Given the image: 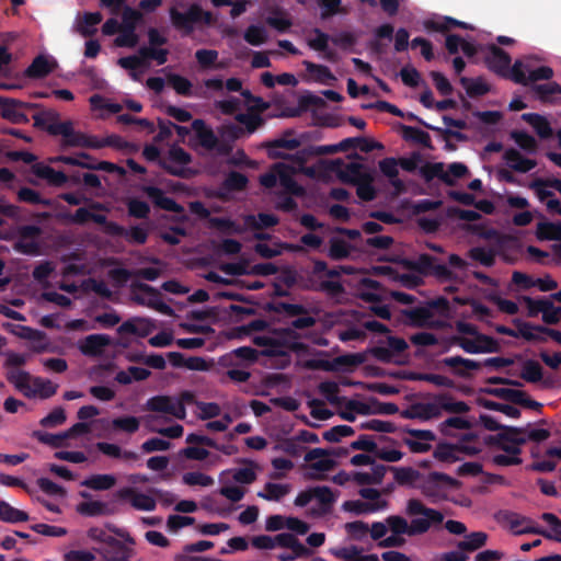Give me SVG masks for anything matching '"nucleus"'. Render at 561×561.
<instances>
[{
    "instance_id": "obj_37",
    "label": "nucleus",
    "mask_w": 561,
    "mask_h": 561,
    "mask_svg": "<svg viewBox=\"0 0 561 561\" xmlns=\"http://www.w3.org/2000/svg\"><path fill=\"white\" fill-rule=\"evenodd\" d=\"M275 170L278 171V182L288 193L300 195L302 187L293 178V169L285 163H275Z\"/></svg>"
},
{
    "instance_id": "obj_20",
    "label": "nucleus",
    "mask_w": 561,
    "mask_h": 561,
    "mask_svg": "<svg viewBox=\"0 0 561 561\" xmlns=\"http://www.w3.org/2000/svg\"><path fill=\"white\" fill-rule=\"evenodd\" d=\"M154 329L156 324L151 319L133 317L124 321L117 328V333L121 335L131 334L139 337H147Z\"/></svg>"
},
{
    "instance_id": "obj_31",
    "label": "nucleus",
    "mask_w": 561,
    "mask_h": 561,
    "mask_svg": "<svg viewBox=\"0 0 561 561\" xmlns=\"http://www.w3.org/2000/svg\"><path fill=\"white\" fill-rule=\"evenodd\" d=\"M520 118L534 128L540 139H549L553 136V129L545 116L538 113H524Z\"/></svg>"
},
{
    "instance_id": "obj_58",
    "label": "nucleus",
    "mask_w": 561,
    "mask_h": 561,
    "mask_svg": "<svg viewBox=\"0 0 561 561\" xmlns=\"http://www.w3.org/2000/svg\"><path fill=\"white\" fill-rule=\"evenodd\" d=\"M103 20V15L100 12H87L82 16V21L78 25V32L82 36H92L96 32L95 26Z\"/></svg>"
},
{
    "instance_id": "obj_44",
    "label": "nucleus",
    "mask_w": 561,
    "mask_h": 561,
    "mask_svg": "<svg viewBox=\"0 0 561 561\" xmlns=\"http://www.w3.org/2000/svg\"><path fill=\"white\" fill-rule=\"evenodd\" d=\"M436 404L439 405V412L442 410L454 413L462 414L469 412L470 408L465 401H455L448 393L439 394L435 398Z\"/></svg>"
},
{
    "instance_id": "obj_24",
    "label": "nucleus",
    "mask_w": 561,
    "mask_h": 561,
    "mask_svg": "<svg viewBox=\"0 0 561 561\" xmlns=\"http://www.w3.org/2000/svg\"><path fill=\"white\" fill-rule=\"evenodd\" d=\"M32 173L37 178L45 180L50 186L62 187L65 186L69 178L61 171H56L51 167L37 162L31 167Z\"/></svg>"
},
{
    "instance_id": "obj_35",
    "label": "nucleus",
    "mask_w": 561,
    "mask_h": 561,
    "mask_svg": "<svg viewBox=\"0 0 561 561\" xmlns=\"http://www.w3.org/2000/svg\"><path fill=\"white\" fill-rule=\"evenodd\" d=\"M77 512L82 516L96 517L112 515L114 510L102 501H84L77 505Z\"/></svg>"
},
{
    "instance_id": "obj_64",
    "label": "nucleus",
    "mask_w": 561,
    "mask_h": 561,
    "mask_svg": "<svg viewBox=\"0 0 561 561\" xmlns=\"http://www.w3.org/2000/svg\"><path fill=\"white\" fill-rule=\"evenodd\" d=\"M168 81L178 94H180L182 96H192L193 95V91H192L193 84L187 78H185L181 75L170 73L168 76Z\"/></svg>"
},
{
    "instance_id": "obj_19",
    "label": "nucleus",
    "mask_w": 561,
    "mask_h": 561,
    "mask_svg": "<svg viewBox=\"0 0 561 561\" xmlns=\"http://www.w3.org/2000/svg\"><path fill=\"white\" fill-rule=\"evenodd\" d=\"M511 56L499 46L491 44L488 47V55L485 56V64L488 68L503 77H506L511 66Z\"/></svg>"
},
{
    "instance_id": "obj_54",
    "label": "nucleus",
    "mask_w": 561,
    "mask_h": 561,
    "mask_svg": "<svg viewBox=\"0 0 561 561\" xmlns=\"http://www.w3.org/2000/svg\"><path fill=\"white\" fill-rule=\"evenodd\" d=\"M28 519L30 516L26 512L11 506L5 501H0V520L4 523L15 524L21 522H27Z\"/></svg>"
},
{
    "instance_id": "obj_25",
    "label": "nucleus",
    "mask_w": 561,
    "mask_h": 561,
    "mask_svg": "<svg viewBox=\"0 0 561 561\" xmlns=\"http://www.w3.org/2000/svg\"><path fill=\"white\" fill-rule=\"evenodd\" d=\"M112 340L106 334H90L79 344L80 352L85 356H100L104 347L110 346Z\"/></svg>"
},
{
    "instance_id": "obj_55",
    "label": "nucleus",
    "mask_w": 561,
    "mask_h": 561,
    "mask_svg": "<svg viewBox=\"0 0 561 561\" xmlns=\"http://www.w3.org/2000/svg\"><path fill=\"white\" fill-rule=\"evenodd\" d=\"M488 535L483 531H473L466 536V538L457 543L459 550L466 552L476 551L485 546Z\"/></svg>"
},
{
    "instance_id": "obj_4",
    "label": "nucleus",
    "mask_w": 561,
    "mask_h": 561,
    "mask_svg": "<svg viewBox=\"0 0 561 561\" xmlns=\"http://www.w3.org/2000/svg\"><path fill=\"white\" fill-rule=\"evenodd\" d=\"M460 482L442 472L433 471L428 474H422L420 482L416 484L421 493L427 497L432 503H436L446 499V491L448 489L459 488Z\"/></svg>"
},
{
    "instance_id": "obj_6",
    "label": "nucleus",
    "mask_w": 561,
    "mask_h": 561,
    "mask_svg": "<svg viewBox=\"0 0 561 561\" xmlns=\"http://www.w3.org/2000/svg\"><path fill=\"white\" fill-rule=\"evenodd\" d=\"M192 130H194L198 144L206 150H215L222 156L230 153L231 146L227 142L220 141L214 130L206 125L204 119H194L192 122Z\"/></svg>"
},
{
    "instance_id": "obj_11",
    "label": "nucleus",
    "mask_w": 561,
    "mask_h": 561,
    "mask_svg": "<svg viewBox=\"0 0 561 561\" xmlns=\"http://www.w3.org/2000/svg\"><path fill=\"white\" fill-rule=\"evenodd\" d=\"M480 451V447L442 442L437 444L433 455L439 461L451 463L459 460L458 454L474 456Z\"/></svg>"
},
{
    "instance_id": "obj_63",
    "label": "nucleus",
    "mask_w": 561,
    "mask_h": 561,
    "mask_svg": "<svg viewBox=\"0 0 561 561\" xmlns=\"http://www.w3.org/2000/svg\"><path fill=\"white\" fill-rule=\"evenodd\" d=\"M511 138L517 144V146L527 151L528 153H535L538 149L536 139L524 130L511 131Z\"/></svg>"
},
{
    "instance_id": "obj_28",
    "label": "nucleus",
    "mask_w": 561,
    "mask_h": 561,
    "mask_svg": "<svg viewBox=\"0 0 561 561\" xmlns=\"http://www.w3.org/2000/svg\"><path fill=\"white\" fill-rule=\"evenodd\" d=\"M444 167L443 162H426L419 168V174L427 183L437 178L448 186L455 185L454 180L449 176V173H446Z\"/></svg>"
},
{
    "instance_id": "obj_27",
    "label": "nucleus",
    "mask_w": 561,
    "mask_h": 561,
    "mask_svg": "<svg viewBox=\"0 0 561 561\" xmlns=\"http://www.w3.org/2000/svg\"><path fill=\"white\" fill-rule=\"evenodd\" d=\"M293 129H287L284 131L283 136L280 138L274 139L272 141H268L266 144V148L268 150V156L271 158L277 159H287V154L282 153L277 149L283 148L287 150H295L300 146V141L296 138H289L294 135Z\"/></svg>"
},
{
    "instance_id": "obj_47",
    "label": "nucleus",
    "mask_w": 561,
    "mask_h": 561,
    "mask_svg": "<svg viewBox=\"0 0 561 561\" xmlns=\"http://www.w3.org/2000/svg\"><path fill=\"white\" fill-rule=\"evenodd\" d=\"M328 255L331 260L341 261L347 259L353 250V247L344 239L333 237L329 241Z\"/></svg>"
},
{
    "instance_id": "obj_50",
    "label": "nucleus",
    "mask_w": 561,
    "mask_h": 561,
    "mask_svg": "<svg viewBox=\"0 0 561 561\" xmlns=\"http://www.w3.org/2000/svg\"><path fill=\"white\" fill-rule=\"evenodd\" d=\"M290 484L267 482L264 490L257 493V496L266 501L278 502L290 492Z\"/></svg>"
},
{
    "instance_id": "obj_51",
    "label": "nucleus",
    "mask_w": 561,
    "mask_h": 561,
    "mask_svg": "<svg viewBox=\"0 0 561 561\" xmlns=\"http://www.w3.org/2000/svg\"><path fill=\"white\" fill-rule=\"evenodd\" d=\"M536 237L538 240L561 241V221H542L537 224Z\"/></svg>"
},
{
    "instance_id": "obj_12",
    "label": "nucleus",
    "mask_w": 561,
    "mask_h": 561,
    "mask_svg": "<svg viewBox=\"0 0 561 561\" xmlns=\"http://www.w3.org/2000/svg\"><path fill=\"white\" fill-rule=\"evenodd\" d=\"M332 172L336 173L337 178L344 182L350 184H357L363 181L368 173L364 172V165L359 162H350L344 164L341 159H335L330 162V168Z\"/></svg>"
},
{
    "instance_id": "obj_8",
    "label": "nucleus",
    "mask_w": 561,
    "mask_h": 561,
    "mask_svg": "<svg viewBox=\"0 0 561 561\" xmlns=\"http://www.w3.org/2000/svg\"><path fill=\"white\" fill-rule=\"evenodd\" d=\"M35 107V104L25 103L16 99L0 98L1 116L13 124L28 123V112Z\"/></svg>"
},
{
    "instance_id": "obj_53",
    "label": "nucleus",
    "mask_w": 561,
    "mask_h": 561,
    "mask_svg": "<svg viewBox=\"0 0 561 561\" xmlns=\"http://www.w3.org/2000/svg\"><path fill=\"white\" fill-rule=\"evenodd\" d=\"M394 473V480L401 485L417 484L422 473L411 467H390Z\"/></svg>"
},
{
    "instance_id": "obj_40",
    "label": "nucleus",
    "mask_w": 561,
    "mask_h": 561,
    "mask_svg": "<svg viewBox=\"0 0 561 561\" xmlns=\"http://www.w3.org/2000/svg\"><path fill=\"white\" fill-rule=\"evenodd\" d=\"M442 364L447 367L454 368V374L462 378L468 377V374L463 369H458L459 366H462L468 370H477L481 367V363L473 359L461 357L459 355L445 357L442 360Z\"/></svg>"
},
{
    "instance_id": "obj_15",
    "label": "nucleus",
    "mask_w": 561,
    "mask_h": 561,
    "mask_svg": "<svg viewBox=\"0 0 561 561\" xmlns=\"http://www.w3.org/2000/svg\"><path fill=\"white\" fill-rule=\"evenodd\" d=\"M386 343L387 347L377 345L369 350L370 354L381 363H390L394 355L402 354L409 348V344L404 339L393 335H388Z\"/></svg>"
},
{
    "instance_id": "obj_32",
    "label": "nucleus",
    "mask_w": 561,
    "mask_h": 561,
    "mask_svg": "<svg viewBox=\"0 0 561 561\" xmlns=\"http://www.w3.org/2000/svg\"><path fill=\"white\" fill-rule=\"evenodd\" d=\"M278 547L290 549L296 559L302 557H309L312 551L302 545L298 538L290 533H282L277 535Z\"/></svg>"
},
{
    "instance_id": "obj_39",
    "label": "nucleus",
    "mask_w": 561,
    "mask_h": 561,
    "mask_svg": "<svg viewBox=\"0 0 561 561\" xmlns=\"http://www.w3.org/2000/svg\"><path fill=\"white\" fill-rule=\"evenodd\" d=\"M7 379L10 383L20 390L25 397L33 398L36 391L30 386L31 375L25 370H10L7 374Z\"/></svg>"
},
{
    "instance_id": "obj_1",
    "label": "nucleus",
    "mask_w": 561,
    "mask_h": 561,
    "mask_svg": "<svg viewBox=\"0 0 561 561\" xmlns=\"http://www.w3.org/2000/svg\"><path fill=\"white\" fill-rule=\"evenodd\" d=\"M405 515L411 518L410 523L400 515H390L386 518L391 533L409 537L420 536L426 534L432 527L440 526L444 522V514L440 511L427 507L419 499L408 500Z\"/></svg>"
},
{
    "instance_id": "obj_42",
    "label": "nucleus",
    "mask_w": 561,
    "mask_h": 561,
    "mask_svg": "<svg viewBox=\"0 0 561 561\" xmlns=\"http://www.w3.org/2000/svg\"><path fill=\"white\" fill-rule=\"evenodd\" d=\"M302 65L306 71L319 83L329 84L336 79L330 68L324 65L314 64L309 60H304Z\"/></svg>"
},
{
    "instance_id": "obj_13",
    "label": "nucleus",
    "mask_w": 561,
    "mask_h": 561,
    "mask_svg": "<svg viewBox=\"0 0 561 561\" xmlns=\"http://www.w3.org/2000/svg\"><path fill=\"white\" fill-rule=\"evenodd\" d=\"M513 323L516 327V330L505 325H497L495 330L500 334H504L512 337H523L527 342H547V337L536 333V328L538 324H533L530 322L522 321L519 319H514Z\"/></svg>"
},
{
    "instance_id": "obj_7",
    "label": "nucleus",
    "mask_w": 561,
    "mask_h": 561,
    "mask_svg": "<svg viewBox=\"0 0 561 561\" xmlns=\"http://www.w3.org/2000/svg\"><path fill=\"white\" fill-rule=\"evenodd\" d=\"M253 343L260 347H263V350L260 352V355L266 357H285L287 360L289 358V351L304 348L302 343L289 344L285 341H279L266 335L255 336L253 339Z\"/></svg>"
},
{
    "instance_id": "obj_5",
    "label": "nucleus",
    "mask_w": 561,
    "mask_h": 561,
    "mask_svg": "<svg viewBox=\"0 0 561 561\" xmlns=\"http://www.w3.org/2000/svg\"><path fill=\"white\" fill-rule=\"evenodd\" d=\"M346 454V448H313L306 453L305 461L309 462L310 469L323 473L333 470L337 465L331 456L342 457Z\"/></svg>"
},
{
    "instance_id": "obj_23",
    "label": "nucleus",
    "mask_w": 561,
    "mask_h": 561,
    "mask_svg": "<svg viewBox=\"0 0 561 561\" xmlns=\"http://www.w3.org/2000/svg\"><path fill=\"white\" fill-rule=\"evenodd\" d=\"M401 416L408 420L428 421L440 416L439 405L435 402H417L401 412Z\"/></svg>"
},
{
    "instance_id": "obj_16",
    "label": "nucleus",
    "mask_w": 561,
    "mask_h": 561,
    "mask_svg": "<svg viewBox=\"0 0 561 561\" xmlns=\"http://www.w3.org/2000/svg\"><path fill=\"white\" fill-rule=\"evenodd\" d=\"M541 519L550 526L552 533L541 527L534 526L533 522L531 524H525L522 529L517 530V534H536L541 535L547 539L561 542V519L552 513H542Z\"/></svg>"
},
{
    "instance_id": "obj_14",
    "label": "nucleus",
    "mask_w": 561,
    "mask_h": 561,
    "mask_svg": "<svg viewBox=\"0 0 561 561\" xmlns=\"http://www.w3.org/2000/svg\"><path fill=\"white\" fill-rule=\"evenodd\" d=\"M146 409L152 412L170 414L176 419H184L186 413L183 402L175 401L169 396H154L148 399Z\"/></svg>"
},
{
    "instance_id": "obj_18",
    "label": "nucleus",
    "mask_w": 561,
    "mask_h": 561,
    "mask_svg": "<svg viewBox=\"0 0 561 561\" xmlns=\"http://www.w3.org/2000/svg\"><path fill=\"white\" fill-rule=\"evenodd\" d=\"M115 496L118 500H128L130 505L138 511L151 512L156 510V500L145 493L137 492L134 488L125 486L116 491Z\"/></svg>"
},
{
    "instance_id": "obj_46",
    "label": "nucleus",
    "mask_w": 561,
    "mask_h": 561,
    "mask_svg": "<svg viewBox=\"0 0 561 561\" xmlns=\"http://www.w3.org/2000/svg\"><path fill=\"white\" fill-rule=\"evenodd\" d=\"M401 130H402V137L404 140L413 141V142L421 145L428 149L433 148L432 139H431V136L428 133H426L420 128H416L413 126H407V125H402Z\"/></svg>"
},
{
    "instance_id": "obj_61",
    "label": "nucleus",
    "mask_w": 561,
    "mask_h": 561,
    "mask_svg": "<svg viewBox=\"0 0 561 561\" xmlns=\"http://www.w3.org/2000/svg\"><path fill=\"white\" fill-rule=\"evenodd\" d=\"M543 376L542 367L540 364L534 359H527L523 364L520 377L531 383H537L541 381Z\"/></svg>"
},
{
    "instance_id": "obj_57",
    "label": "nucleus",
    "mask_w": 561,
    "mask_h": 561,
    "mask_svg": "<svg viewBox=\"0 0 561 561\" xmlns=\"http://www.w3.org/2000/svg\"><path fill=\"white\" fill-rule=\"evenodd\" d=\"M248 183L249 180L245 174L230 171L222 182V188L228 192H242L247 188Z\"/></svg>"
},
{
    "instance_id": "obj_49",
    "label": "nucleus",
    "mask_w": 561,
    "mask_h": 561,
    "mask_svg": "<svg viewBox=\"0 0 561 561\" xmlns=\"http://www.w3.org/2000/svg\"><path fill=\"white\" fill-rule=\"evenodd\" d=\"M279 222L278 218L273 214L260 213L257 216L247 215L244 224L248 228L259 230L262 228H271Z\"/></svg>"
},
{
    "instance_id": "obj_17",
    "label": "nucleus",
    "mask_w": 561,
    "mask_h": 561,
    "mask_svg": "<svg viewBox=\"0 0 561 561\" xmlns=\"http://www.w3.org/2000/svg\"><path fill=\"white\" fill-rule=\"evenodd\" d=\"M142 156L148 161H158L159 165L170 175L188 179L194 174V171L190 168H176L168 160L160 159V149L154 145H146Z\"/></svg>"
},
{
    "instance_id": "obj_59",
    "label": "nucleus",
    "mask_w": 561,
    "mask_h": 561,
    "mask_svg": "<svg viewBox=\"0 0 561 561\" xmlns=\"http://www.w3.org/2000/svg\"><path fill=\"white\" fill-rule=\"evenodd\" d=\"M394 27L390 23H385L378 26L374 34L376 39L370 42V48L376 54L385 51V45L380 42L382 38L391 39L393 37Z\"/></svg>"
},
{
    "instance_id": "obj_9",
    "label": "nucleus",
    "mask_w": 561,
    "mask_h": 561,
    "mask_svg": "<svg viewBox=\"0 0 561 561\" xmlns=\"http://www.w3.org/2000/svg\"><path fill=\"white\" fill-rule=\"evenodd\" d=\"M133 290H139L145 294H148L152 296L150 299L146 300L141 296H135L134 300L140 305V306H147L162 314L172 317L174 314V310L160 298V293L152 286L141 283V282H135L131 284Z\"/></svg>"
},
{
    "instance_id": "obj_38",
    "label": "nucleus",
    "mask_w": 561,
    "mask_h": 561,
    "mask_svg": "<svg viewBox=\"0 0 561 561\" xmlns=\"http://www.w3.org/2000/svg\"><path fill=\"white\" fill-rule=\"evenodd\" d=\"M55 65H56L55 61L50 62L45 56L38 55L33 59L32 64L26 68L25 75L28 78L42 79L53 72Z\"/></svg>"
},
{
    "instance_id": "obj_48",
    "label": "nucleus",
    "mask_w": 561,
    "mask_h": 561,
    "mask_svg": "<svg viewBox=\"0 0 561 561\" xmlns=\"http://www.w3.org/2000/svg\"><path fill=\"white\" fill-rule=\"evenodd\" d=\"M313 500H317L320 505V513L328 514L331 512L335 502V495L327 485L313 486Z\"/></svg>"
},
{
    "instance_id": "obj_26",
    "label": "nucleus",
    "mask_w": 561,
    "mask_h": 561,
    "mask_svg": "<svg viewBox=\"0 0 561 561\" xmlns=\"http://www.w3.org/2000/svg\"><path fill=\"white\" fill-rule=\"evenodd\" d=\"M378 165L380 172L388 178L397 194H402L407 191L404 182L399 179V163L396 158H385L379 161Z\"/></svg>"
},
{
    "instance_id": "obj_29",
    "label": "nucleus",
    "mask_w": 561,
    "mask_h": 561,
    "mask_svg": "<svg viewBox=\"0 0 561 561\" xmlns=\"http://www.w3.org/2000/svg\"><path fill=\"white\" fill-rule=\"evenodd\" d=\"M133 550L114 537H108L107 548L103 552L105 561H129Z\"/></svg>"
},
{
    "instance_id": "obj_21",
    "label": "nucleus",
    "mask_w": 561,
    "mask_h": 561,
    "mask_svg": "<svg viewBox=\"0 0 561 561\" xmlns=\"http://www.w3.org/2000/svg\"><path fill=\"white\" fill-rule=\"evenodd\" d=\"M505 437L500 444L499 449L505 451L508 455H520L522 446L527 443L525 437L526 428L510 426L504 427Z\"/></svg>"
},
{
    "instance_id": "obj_41",
    "label": "nucleus",
    "mask_w": 561,
    "mask_h": 561,
    "mask_svg": "<svg viewBox=\"0 0 561 561\" xmlns=\"http://www.w3.org/2000/svg\"><path fill=\"white\" fill-rule=\"evenodd\" d=\"M208 224L222 234H241L245 231L243 226L227 217H210Z\"/></svg>"
},
{
    "instance_id": "obj_33",
    "label": "nucleus",
    "mask_w": 561,
    "mask_h": 561,
    "mask_svg": "<svg viewBox=\"0 0 561 561\" xmlns=\"http://www.w3.org/2000/svg\"><path fill=\"white\" fill-rule=\"evenodd\" d=\"M424 27L427 31L438 32V33H446L454 27H459V28H463V30H473V27L470 24L459 21V20H456L450 16H444L439 20H426L424 22Z\"/></svg>"
},
{
    "instance_id": "obj_52",
    "label": "nucleus",
    "mask_w": 561,
    "mask_h": 561,
    "mask_svg": "<svg viewBox=\"0 0 561 561\" xmlns=\"http://www.w3.org/2000/svg\"><path fill=\"white\" fill-rule=\"evenodd\" d=\"M459 82L470 98L482 96L490 92V85L482 78L461 77Z\"/></svg>"
},
{
    "instance_id": "obj_10",
    "label": "nucleus",
    "mask_w": 561,
    "mask_h": 561,
    "mask_svg": "<svg viewBox=\"0 0 561 561\" xmlns=\"http://www.w3.org/2000/svg\"><path fill=\"white\" fill-rule=\"evenodd\" d=\"M141 191L150 198L156 207L167 211L181 214L182 216L179 218L180 221H185L187 219V216L184 214V207L176 203L173 198L165 196L161 188L157 186L145 185L141 187Z\"/></svg>"
},
{
    "instance_id": "obj_56",
    "label": "nucleus",
    "mask_w": 561,
    "mask_h": 561,
    "mask_svg": "<svg viewBox=\"0 0 561 561\" xmlns=\"http://www.w3.org/2000/svg\"><path fill=\"white\" fill-rule=\"evenodd\" d=\"M531 91L536 94L538 100L542 103L551 102V96L561 94V84L550 81L548 83L533 84Z\"/></svg>"
},
{
    "instance_id": "obj_36",
    "label": "nucleus",
    "mask_w": 561,
    "mask_h": 561,
    "mask_svg": "<svg viewBox=\"0 0 561 561\" xmlns=\"http://www.w3.org/2000/svg\"><path fill=\"white\" fill-rule=\"evenodd\" d=\"M131 275L145 280L153 282L161 275V271L156 267H142L134 271L133 273L126 268H117L113 272V276L121 282H127Z\"/></svg>"
},
{
    "instance_id": "obj_22",
    "label": "nucleus",
    "mask_w": 561,
    "mask_h": 561,
    "mask_svg": "<svg viewBox=\"0 0 561 561\" xmlns=\"http://www.w3.org/2000/svg\"><path fill=\"white\" fill-rule=\"evenodd\" d=\"M355 148H358L362 152L368 153L373 150L382 149L383 146L378 141L365 137H348L336 145H330V150H333V153Z\"/></svg>"
},
{
    "instance_id": "obj_30",
    "label": "nucleus",
    "mask_w": 561,
    "mask_h": 561,
    "mask_svg": "<svg viewBox=\"0 0 561 561\" xmlns=\"http://www.w3.org/2000/svg\"><path fill=\"white\" fill-rule=\"evenodd\" d=\"M503 159L512 170L520 173H527L537 165L535 160L523 157L522 153L514 148L506 149Z\"/></svg>"
},
{
    "instance_id": "obj_3",
    "label": "nucleus",
    "mask_w": 561,
    "mask_h": 561,
    "mask_svg": "<svg viewBox=\"0 0 561 561\" xmlns=\"http://www.w3.org/2000/svg\"><path fill=\"white\" fill-rule=\"evenodd\" d=\"M169 15L173 27L184 35L192 34L196 24L213 25L215 21L213 14L197 3H192L184 13L172 7Z\"/></svg>"
},
{
    "instance_id": "obj_62",
    "label": "nucleus",
    "mask_w": 561,
    "mask_h": 561,
    "mask_svg": "<svg viewBox=\"0 0 561 561\" xmlns=\"http://www.w3.org/2000/svg\"><path fill=\"white\" fill-rule=\"evenodd\" d=\"M403 316L410 320V323L414 327H423L432 318L430 308L416 307L413 309H405L402 311Z\"/></svg>"
},
{
    "instance_id": "obj_34",
    "label": "nucleus",
    "mask_w": 561,
    "mask_h": 561,
    "mask_svg": "<svg viewBox=\"0 0 561 561\" xmlns=\"http://www.w3.org/2000/svg\"><path fill=\"white\" fill-rule=\"evenodd\" d=\"M330 153H333V150H330V145L308 146L296 151L294 154H287V159H290L298 167H304L310 158Z\"/></svg>"
},
{
    "instance_id": "obj_43",
    "label": "nucleus",
    "mask_w": 561,
    "mask_h": 561,
    "mask_svg": "<svg viewBox=\"0 0 561 561\" xmlns=\"http://www.w3.org/2000/svg\"><path fill=\"white\" fill-rule=\"evenodd\" d=\"M476 424L461 416H451L439 424V431L444 436L457 437L453 430H470Z\"/></svg>"
},
{
    "instance_id": "obj_45",
    "label": "nucleus",
    "mask_w": 561,
    "mask_h": 561,
    "mask_svg": "<svg viewBox=\"0 0 561 561\" xmlns=\"http://www.w3.org/2000/svg\"><path fill=\"white\" fill-rule=\"evenodd\" d=\"M116 484V478L113 474H92L81 482V485L94 491H106Z\"/></svg>"
},
{
    "instance_id": "obj_60",
    "label": "nucleus",
    "mask_w": 561,
    "mask_h": 561,
    "mask_svg": "<svg viewBox=\"0 0 561 561\" xmlns=\"http://www.w3.org/2000/svg\"><path fill=\"white\" fill-rule=\"evenodd\" d=\"M477 402L484 409L502 412L513 419H518L520 416V410L511 404L499 403L483 398H479Z\"/></svg>"
},
{
    "instance_id": "obj_2",
    "label": "nucleus",
    "mask_w": 561,
    "mask_h": 561,
    "mask_svg": "<svg viewBox=\"0 0 561 561\" xmlns=\"http://www.w3.org/2000/svg\"><path fill=\"white\" fill-rule=\"evenodd\" d=\"M402 265L420 275L435 277L442 283L458 279L457 274L446 264L440 263L437 257L427 253H422L416 259H404Z\"/></svg>"
}]
</instances>
